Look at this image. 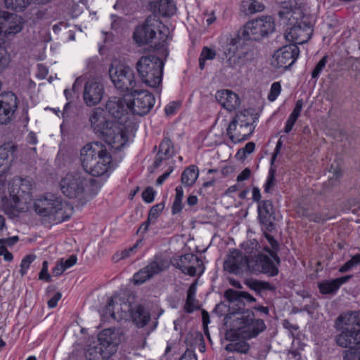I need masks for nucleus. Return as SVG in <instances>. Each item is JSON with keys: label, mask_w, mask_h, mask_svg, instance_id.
Segmentation results:
<instances>
[{"label": "nucleus", "mask_w": 360, "mask_h": 360, "mask_svg": "<svg viewBox=\"0 0 360 360\" xmlns=\"http://www.w3.org/2000/svg\"><path fill=\"white\" fill-rule=\"evenodd\" d=\"M224 297L230 303L237 302L236 307H230L224 317L225 325L236 331L245 339L256 338L266 328L264 321L256 319L254 312L244 308L243 300L248 303L256 302V299L248 292L237 291L229 288L224 292Z\"/></svg>", "instance_id": "nucleus-1"}, {"label": "nucleus", "mask_w": 360, "mask_h": 360, "mask_svg": "<svg viewBox=\"0 0 360 360\" xmlns=\"http://www.w3.org/2000/svg\"><path fill=\"white\" fill-rule=\"evenodd\" d=\"M89 122L94 132L115 150H121L128 141L127 133L122 125L108 120L101 108L93 110Z\"/></svg>", "instance_id": "nucleus-2"}, {"label": "nucleus", "mask_w": 360, "mask_h": 360, "mask_svg": "<svg viewBox=\"0 0 360 360\" xmlns=\"http://www.w3.org/2000/svg\"><path fill=\"white\" fill-rule=\"evenodd\" d=\"M97 181L82 172L68 173L60 181L62 193L68 198L75 199L77 206L83 207L96 195L94 186Z\"/></svg>", "instance_id": "nucleus-3"}, {"label": "nucleus", "mask_w": 360, "mask_h": 360, "mask_svg": "<svg viewBox=\"0 0 360 360\" xmlns=\"http://www.w3.org/2000/svg\"><path fill=\"white\" fill-rule=\"evenodd\" d=\"M169 37V30L155 16L149 15L145 21L136 27L133 34V39L139 46L148 44L156 40L154 48L158 51L166 52L168 44L167 40Z\"/></svg>", "instance_id": "nucleus-4"}, {"label": "nucleus", "mask_w": 360, "mask_h": 360, "mask_svg": "<svg viewBox=\"0 0 360 360\" xmlns=\"http://www.w3.org/2000/svg\"><path fill=\"white\" fill-rule=\"evenodd\" d=\"M82 165L93 176H100L110 168L112 157L105 145L95 141L85 145L80 151Z\"/></svg>", "instance_id": "nucleus-5"}, {"label": "nucleus", "mask_w": 360, "mask_h": 360, "mask_svg": "<svg viewBox=\"0 0 360 360\" xmlns=\"http://www.w3.org/2000/svg\"><path fill=\"white\" fill-rule=\"evenodd\" d=\"M136 68L141 82L150 88H158L162 84L164 62L155 55L143 56Z\"/></svg>", "instance_id": "nucleus-6"}, {"label": "nucleus", "mask_w": 360, "mask_h": 360, "mask_svg": "<svg viewBox=\"0 0 360 360\" xmlns=\"http://www.w3.org/2000/svg\"><path fill=\"white\" fill-rule=\"evenodd\" d=\"M68 205L54 195L49 194L37 199L34 204L36 213L41 217H49L60 222L67 221L70 216L65 214L64 209Z\"/></svg>", "instance_id": "nucleus-7"}, {"label": "nucleus", "mask_w": 360, "mask_h": 360, "mask_svg": "<svg viewBox=\"0 0 360 360\" xmlns=\"http://www.w3.org/2000/svg\"><path fill=\"white\" fill-rule=\"evenodd\" d=\"M275 29L274 20L271 16H262L248 22L238 30V36L245 41H259L272 33Z\"/></svg>", "instance_id": "nucleus-8"}, {"label": "nucleus", "mask_w": 360, "mask_h": 360, "mask_svg": "<svg viewBox=\"0 0 360 360\" xmlns=\"http://www.w3.org/2000/svg\"><path fill=\"white\" fill-rule=\"evenodd\" d=\"M109 75L115 88L122 93L131 94L140 87V82L135 79L134 72L129 66L112 65L109 70Z\"/></svg>", "instance_id": "nucleus-9"}, {"label": "nucleus", "mask_w": 360, "mask_h": 360, "mask_svg": "<svg viewBox=\"0 0 360 360\" xmlns=\"http://www.w3.org/2000/svg\"><path fill=\"white\" fill-rule=\"evenodd\" d=\"M170 261L162 254H156L147 266L134 274L133 282L135 285H141L157 275L170 266Z\"/></svg>", "instance_id": "nucleus-10"}, {"label": "nucleus", "mask_w": 360, "mask_h": 360, "mask_svg": "<svg viewBox=\"0 0 360 360\" xmlns=\"http://www.w3.org/2000/svg\"><path fill=\"white\" fill-rule=\"evenodd\" d=\"M130 96L132 100L129 101L130 112L133 115L144 116L147 115L153 108L155 98L152 93L147 90H142L137 88Z\"/></svg>", "instance_id": "nucleus-11"}, {"label": "nucleus", "mask_w": 360, "mask_h": 360, "mask_svg": "<svg viewBox=\"0 0 360 360\" xmlns=\"http://www.w3.org/2000/svg\"><path fill=\"white\" fill-rule=\"evenodd\" d=\"M281 264H277L274 259L268 255L259 253L254 257H251L248 262V270L254 274H264L270 277H274L278 274V266Z\"/></svg>", "instance_id": "nucleus-12"}, {"label": "nucleus", "mask_w": 360, "mask_h": 360, "mask_svg": "<svg viewBox=\"0 0 360 360\" xmlns=\"http://www.w3.org/2000/svg\"><path fill=\"white\" fill-rule=\"evenodd\" d=\"M172 264L174 266L180 269L183 274L191 276H195L197 274L200 276L205 271L202 260L197 255L192 253L174 258Z\"/></svg>", "instance_id": "nucleus-13"}, {"label": "nucleus", "mask_w": 360, "mask_h": 360, "mask_svg": "<svg viewBox=\"0 0 360 360\" xmlns=\"http://www.w3.org/2000/svg\"><path fill=\"white\" fill-rule=\"evenodd\" d=\"M299 55L300 49L297 45L283 46L274 53L271 65L277 69L287 70L295 63Z\"/></svg>", "instance_id": "nucleus-14"}, {"label": "nucleus", "mask_w": 360, "mask_h": 360, "mask_svg": "<svg viewBox=\"0 0 360 360\" xmlns=\"http://www.w3.org/2000/svg\"><path fill=\"white\" fill-rule=\"evenodd\" d=\"M18 100L11 91L0 95V124H6L14 117Z\"/></svg>", "instance_id": "nucleus-15"}, {"label": "nucleus", "mask_w": 360, "mask_h": 360, "mask_svg": "<svg viewBox=\"0 0 360 360\" xmlns=\"http://www.w3.org/2000/svg\"><path fill=\"white\" fill-rule=\"evenodd\" d=\"M105 108L120 124H123L127 122V115L130 112L129 101H126L122 98L111 97L108 101Z\"/></svg>", "instance_id": "nucleus-16"}, {"label": "nucleus", "mask_w": 360, "mask_h": 360, "mask_svg": "<svg viewBox=\"0 0 360 360\" xmlns=\"http://www.w3.org/2000/svg\"><path fill=\"white\" fill-rule=\"evenodd\" d=\"M22 29V18L7 11H0V34H15Z\"/></svg>", "instance_id": "nucleus-17"}, {"label": "nucleus", "mask_w": 360, "mask_h": 360, "mask_svg": "<svg viewBox=\"0 0 360 360\" xmlns=\"http://www.w3.org/2000/svg\"><path fill=\"white\" fill-rule=\"evenodd\" d=\"M258 217L262 226V229L269 232L275 229L274 208L271 200H264L259 202L257 206Z\"/></svg>", "instance_id": "nucleus-18"}, {"label": "nucleus", "mask_w": 360, "mask_h": 360, "mask_svg": "<svg viewBox=\"0 0 360 360\" xmlns=\"http://www.w3.org/2000/svg\"><path fill=\"white\" fill-rule=\"evenodd\" d=\"M250 257L244 256L238 250L234 249L224 262V269L230 274L239 275L243 271V268L248 267V262Z\"/></svg>", "instance_id": "nucleus-19"}, {"label": "nucleus", "mask_w": 360, "mask_h": 360, "mask_svg": "<svg viewBox=\"0 0 360 360\" xmlns=\"http://www.w3.org/2000/svg\"><path fill=\"white\" fill-rule=\"evenodd\" d=\"M104 94L103 85L95 81H88L84 86L83 98L88 106L97 105L101 101Z\"/></svg>", "instance_id": "nucleus-20"}, {"label": "nucleus", "mask_w": 360, "mask_h": 360, "mask_svg": "<svg viewBox=\"0 0 360 360\" xmlns=\"http://www.w3.org/2000/svg\"><path fill=\"white\" fill-rule=\"evenodd\" d=\"M216 101L229 112L236 110L240 105L238 96L229 89L217 91L215 94Z\"/></svg>", "instance_id": "nucleus-21"}, {"label": "nucleus", "mask_w": 360, "mask_h": 360, "mask_svg": "<svg viewBox=\"0 0 360 360\" xmlns=\"http://www.w3.org/2000/svg\"><path fill=\"white\" fill-rule=\"evenodd\" d=\"M335 325H343L354 333L360 330V311H350L340 314L335 321Z\"/></svg>", "instance_id": "nucleus-22"}, {"label": "nucleus", "mask_w": 360, "mask_h": 360, "mask_svg": "<svg viewBox=\"0 0 360 360\" xmlns=\"http://www.w3.org/2000/svg\"><path fill=\"white\" fill-rule=\"evenodd\" d=\"M174 155V147L172 141L169 137H164L159 146V150L157 153L154 162V168H158L162 164L163 160L169 159Z\"/></svg>", "instance_id": "nucleus-23"}, {"label": "nucleus", "mask_w": 360, "mask_h": 360, "mask_svg": "<svg viewBox=\"0 0 360 360\" xmlns=\"http://www.w3.org/2000/svg\"><path fill=\"white\" fill-rule=\"evenodd\" d=\"M151 11L155 14L162 17H169L176 13V6L172 0H158L152 1L149 4Z\"/></svg>", "instance_id": "nucleus-24"}, {"label": "nucleus", "mask_w": 360, "mask_h": 360, "mask_svg": "<svg viewBox=\"0 0 360 360\" xmlns=\"http://www.w3.org/2000/svg\"><path fill=\"white\" fill-rule=\"evenodd\" d=\"M350 278V276H345L333 280H324L318 283V288L323 295L335 294Z\"/></svg>", "instance_id": "nucleus-25"}, {"label": "nucleus", "mask_w": 360, "mask_h": 360, "mask_svg": "<svg viewBox=\"0 0 360 360\" xmlns=\"http://www.w3.org/2000/svg\"><path fill=\"white\" fill-rule=\"evenodd\" d=\"M131 317L134 324L139 328L145 327L150 320L149 310L142 304L135 306L131 310Z\"/></svg>", "instance_id": "nucleus-26"}, {"label": "nucleus", "mask_w": 360, "mask_h": 360, "mask_svg": "<svg viewBox=\"0 0 360 360\" xmlns=\"http://www.w3.org/2000/svg\"><path fill=\"white\" fill-rule=\"evenodd\" d=\"M237 121V124L240 125V129H248L254 131L255 127H252L254 122L258 119L257 115L251 113L248 110L240 111L233 117Z\"/></svg>", "instance_id": "nucleus-27"}, {"label": "nucleus", "mask_w": 360, "mask_h": 360, "mask_svg": "<svg viewBox=\"0 0 360 360\" xmlns=\"http://www.w3.org/2000/svg\"><path fill=\"white\" fill-rule=\"evenodd\" d=\"M336 328L340 330V333L335 336V342L338 346L347 348L352 344L354 345V333L343 325L340 326L336 325Z\"/></svg>", "instance_id": "nucleus-28"}, {"label": "nucleus", "mask_w": 360, "mask_h": 360, "mask_svg": "<svg viewBox=\"0 0 360 360\" xmlns=\"http://www.w3.org/2000/svg\"><path fill=\"white\" fill-rule=\"evenodd\" d=\"M253 58L254 51L249 47H245L243 45L240 46L236 58L228 59V65L230 67H235L236 65L240 66L244 65L247 61L252 60Z\"/></svg>", "instance_id": "nucleus-29"}, {"label": "nucleus", "mask_w": 360, "mask_h": 360, "mask_svg": "<svg viewBox=\"0 0 360 360\" xmlns=\"http://www.w3.org/2000/svg\"><path fill=\"white\" fill-rule=\"evenodd\" d=\"M237 125V121L233 118L227 128V135L234 143L248 140L252 134L251 129L248 130V131H238Z\"/></svg>", "instance_id": "nucleus-30"}, {"label": "nucleus", "mask_w": 360, "mask_h": 360, "mask_svg": "<svg viewBox=\"0 0 360 360\" xmlns=\"http://www.w3.org/2000/svg\"><path fill=\"white\" fill-rule=\"evenodd\" d=\"M264 233V236L266 239L269 243L271 248L269 246H265L264 248V250L269 253V256L275 260L277 264H281V259L278 255V252L280 250V245L278 241L269 233H267L268 231L266 229H262Z\"/></svg>", "instance_id": "nucleus-31"}, {"label": "nucleus", "mask_w": 360, "mask_h": 360, "mask_svg": "<svg viewBox=\"0 0 360 360\" xmlns=\"http://www.w3.org/2000/svg\"><path fill=\"white\" fill-rule=\"evenodd\" d=\"M244 44L245 41L238 36V33L237 34L236 37L231 39V41L226 44L224 51V54L226 56L227 63L228 59L231 58H236L240 46H243Z\"/></svg>", "instance_id": "nucleus-32"}, {"label": "nucleus", "mask_w": 360, "mask_h": 360, "mask_svg": "<svg viewBox=\"0 0 360 360\" xmlns=\"http://www.w3.org/2000/svg\"><path fill=\"white\" fill-rule=\"evenodd\" d=\"M199 175V170L197 166L190 165L186 168L181 174V183L186 186H193Z\"/></svg>", "instance_id": "nucleus-33"}, {"label": "nucleus", "mask_w": 360, "mask_h": 360, "mask_svg": "<svg viewBox=\"0 0 360 360\" xmlns=\"http://www.w3.org/2000/svg\"><path fill=\"white\" fill-rule=\"evenodd\" d=\"M113 351H105L102 347L94 346L88 349L86 353V360H108Z\"/></svg>", "instance_id": "nucleus-34"}, {"label": "nucleus", "mask_w": 360, "mask_h": 360, "mask_svg": "<svg viewBox=\"0 0 360 360\" xmlns=\"http://www.w3.org/2000/svg\"><path fill=\"white\" fill-rule=\"evenodd\" d=\"M241 8L245 14H253L264 11L265 6L257 0H243L241 2Z\"/></svg>", "instance_id": "nucleus-35"}, {"label": "nucleus", "mask_w": 360, "mask_h": 360, "mask_svg": "<svg viewBox=\"0 0 360 360\" xmlns=\"http://www.w3.org/2000/svg\"><path fill=\"white\" fill-rule=\"evenodd\" d=\"M98 345L97 347H102V349L107 351H112L114 347L112 340L110 337V330L105 329L99 333L98 335Z\"/></svg>", "instance_id": "nucleus-36"}, {"label": "nucleus", "mask_w": 360, "mask_h": 360, "mask_svg": "<svg viewBox=\"0 0 360 360\" xmlns=\"http://www.w3.org/2000/svg\"><path fill=\"white\" fill-rule=\"evenodd\" d=\"M32 2V0H4L6 7L15 12L22 11Z\"/></svg>", "instance_id": "nucleus-37"}, {"label": "nucleus", "mask_w": 360, "mask_h": 360, "mask_svg": "<svg viewBox=\"0 0 360 360\" xmlns=\"http://www.w3.org/2000/svg\"><path fill=\"white\" fill-rule=\"evenodd\" d=\"M225 349L229 352H238L247 354L250 349V345L244 340L237 342H231L226 345Z\"/></svg>", "instance_id": "nucleus-38"}, {"label": "nucleus", "mask_w": 360, "mask_h": 360, "mask_svg": "<svg viewBox=\"0 0 360 360\" xmlns=\"http://www.w3.org/2000/svg\"><path fill=\"white\" fill-rule=\"evenodd\" d=\"M19 188L15 191V188H12L11 193H13L14 195V201L16 202L18 200L19 197H21L22 194L25 193H28L32 187L30 181L26 179H19Z\"/></svg>", "instance_id": "nucleus-39"}, {"label": "nucleus", "mask_w": 360, "mask_h": 360, "mask_svg": "<svg viewBox=\"0 0 360 360\" xmlns=\"http://www.w3.org/2000/svg\"><path fill=\"white\" fill-rule=\"evenodd\" d=\"M195 283H192L187 291V297L184 306V310L187 313H192L195 309L193 302L195 301Z\"/></svg>", "instance_id": "nucleus-40"}, {"label": "nucleus", "mask_w": 360, "mask_h": 360, "mask_svg": "<svg viewBox=\"0 0 360 360\" xmlns=\"http://www.w3.org/2000/svg\"><path fill=\"white\" fill-rule=\"evenodd\" d=\"M276 169L274 167H270L266 181L264 185V193H271V189L276 186Z\"/></svg>", "instance_id": "nucleus-41"}, {"label": "nucleus", "mask_w": 360, "mask_h": 360, "mask_svg": "<svg viewBox=\"0 0 360 360\" xmlns=\"http://www.w3.org/2000/svg\"><path fill=\"white\" fill-rule=\"evenodd\" d=\"M143 243V239L138 240L136 243L131 248L128 249H125L122 250L120 253H117L113 259L116 261H119L120 259H125L130 256L131 253L134 252V250L138 248Z\"/></svg>", "instance_id": "nucleus-42"}, {"label": "nucleus", "mask_w": 360, "mask_h": 360, "mask_svg": "<svg viewBox=\"0 0 360 360\" xmlns=\"http://www.w3.org/2000/svg\"><path fill=\"white\" fill-rule=\"evenodd\" d=\"M165 208V203L160 202L153 205L149 210L148 216L149 220L155 223L156 220L162 213Z\"/></svg>", "instance_id": "nucleus-43"}, {"label": "nucleus", "mask_w": 360, "mask_h": 360, "mask_svg": "<svg viewBox=\"0 0 360 360\" xmlns=\"http://www.w3.org/2000/svg\"><path fill=\"white\" fill-rule=\"evenodd\" d=\"M344 360H360V346L350 347L345 350L343 355Z\"/></svg>", "instance_id": "nucleus-44"}, {"label": "nucleus", "mask_w": 360, "mask_h": 360, "mask_svg": "<svg viewBox=\"0 0 360 360\" xmlns=\"http://www.w3.org/2000/svg\"><path fill=\"white\" fill-rule=\"evenodd\" d=\"M328 56L325 55L316 65L314 70L311 72L312 79H317L323 70L325 68L326 63L328 62Z\"/></svg>", "instance_id": "nucleus-45"}, {"label": "nucleus", "mask_w": 360, "mask_h": 360, "mask_svg": "<svg viewBox=\"0 0 360 360\" xmlns=\"http://www.w3.org/2000/svg\"><path fill=\"white\" fill-rule=\"evenodd\" d=\"M359 264H360V255H355L340 268L339 271L341 273L348 271Z\"/></svg>", "instance_id": "nucleus-46"}, {"label": "nucleus", "mask_w": 360, "mask_h": 360, "mask_svg": "<svg viewBox=\"0 0 360 360\" xmlns=\"http://www.w3.org/2000/svg\"><path fill=\"white\" fill-rule=\"evenodd\" d=\"M36 259L34 255H27L21 261L20 273L21 276L27 274L28 269L32 262Z\"/></svg>", "instance_id": "nucleus-47"}, {"label": "nucleus", "mask_w": 360, "mask_h": 360, "mask_svg": "<svg viewBox=\"0 0 360 360\" xmlns=\"http://www.w3.org/2000/svg\"><path fill=\"white\" fill-rule=\"evenodd\" d=\"M281 91V85L279 82H274L270 89V91L268 94V100L269 101H274L278 98V96L280 95Z\"/></svg>", "instance_id": "nucleus-48"}, {"label": "nucleus", "mask_w": 360, "mask_h": 360, "mask_svg": "<svg viewBox=\"0 0 360 360\" xmlns=\"http://www.w3.org/2000/svg\"><path fill=\"white\" fill-rule=\"evenodd\" d=\"M307 217L309 221H313L315 223H324L327 220L331 219V217H329L327 214L323 213H311L307 215Z\"/></svg>", "instance_id": "nucleus-49"}, {"label": "nucleus", "mask_w": 360, "mask_h": 360, "mask_svg": "<svg viewBox=\"0 0 360 360\" xmlns=\"http://www.w3.org/2000/svg\"><path fill=\"white\" fill-rule=\"evenodd\" d=\"M344 65H347L353 71L360 72V58H359L349 57L346 58Z\"/></svg>", "instance_id": "nucleus-50"}, {"label": "nucleus", "mask_w": 360, "mask_h": 360, "mask_svg": "<svg viewBox=\"0 0 360 360\" xmlns=\"http://www.w3.org/2000/svg\"><path fill=\"white\" fill-rule=\"evenodd\" d=\"M155 191L152 187H147L142 193V198L147 203H150L155 198Z\"/></svg>", "instance_id": "nucleus-51"}, {"label": "nucleus", "mask_w": 360, "mask_h": 360, "mask_svg": "<svg viewBox=\"0 0 360 360\" xmlns=\"http://www.w3.org/2000/svg\"><path fill=\"white\" fill-rule=\"evenodd\" d=\"M39 278L40 280H44L46 282L51 281V277L50 274L48 273V262L44 261L42 264V268L39 274Z\"/></svg>", "instance_id": "nucleus-52"}, {"label": "nucleus", "mask_w": 360, "mask_h": 360, "mask_svg": "<svg viewBox=\"0 0 360 360\" xmlns=\"http://www.w3.org/2000/svg\"><path fill=\"white\" fill-rule=\"evenodd\" d=\"M216 52L214 50L207 46L202 48L200 57L202 60H212L215 58Z\"/></svg>", "instance_id": "nucleus-53"}, {"label": "nucleus", "mask_w": 360, "mask_h": 360, "mask_svg": "<svg viewBox=\"0 0 360 360\" xmlns=\"http://www.w3.org/2000/svg\"><path fill=\"white\" fill-rule=\"evenodd\" d=\"M304 105V101L302 99H299L296 101L294 109L292 112L290 114V115L295 117L296 118H299L300 116L301 111L302 110Z\"/></svg>", "instance_id": "nucleus-54"}, {"label": "nucleus", "mask_w": 360, "mask_h": 360, "mask_svg": "<svg viewBox=\"0 0 360 360\" xmlns=\"http://www.w3.org/2000/svg\"><path fill=\"white\" fill-rule=\"evenodd\" d=\"M19 241V237L18 236H14L9 238H0V245H4L6 247H12L15 243Z\"/></svg>", "instance_id": "nucleus-55"}, {"label": "nucleus", "mask_w": 360, "mask_h": 360, "mask_svg": "<svg viewBox=\"0 0 360 360\" xmlns=\"http://www.w3.org/2000/svg\"><path fill=\"white\" fill-rule=\"evenodd\" d=\"M77 256L75 255H72L66 260L64 261L63 259H61L60 262H61L63 267L66 270L67 269H69V268L72 267V266H74L77 263Z\"/></svg>", "instance_id": "nucleus-56"}, {"label": "nucleus", "mask_w": 360, "mask_h": 360, "mask_svg": "<svg viewBox=\"0 0 360 360\" xmlns=\"http://www.w3.org/2000/svg\"><path fill=\"white\" fill-rule=\"evenodd\" d=\"M180 107L179 102L173 101L169 103L165 108V112L167 115H172L175 113L177 109Z\"/></svg>", "instance_id": "nucleus-57"}, {"label": "nucleus", "mask_w": 360, "mask_h": 360, "mask_svg": "<svg viewBox=\"0 0 360 360\" xmlns=\"http://www.w3.org/2000/svg\"><path fill=\"white\" fill-rule=\"evenodd\" d=\"M297 120V118L292 117L291 115H289V117L285 122V125L283 129V131L285 134L290 133L291 131V130L292 129V127L295 125Z\"/></svg>", "instance_id": "nucleus-58"}, {"label": "nucleus", "mask_w": 360, "mask_h": 360, "mask_svg": "<svg viewBox=\"0 0 360 360\" xmlns=\"http://www.w3.org/2000/svg\"><path fill=\"white\" fill-rule=\"evenodd\" d=\"M245 284L252 290L259 294L261 292L260 289V281L257 280H248L245 282Z\"/></svg>", "instance_id": "nucleus-59"}, {"label": "nucleus", "mask_w": 360, "mask_h": 360, "mask_svg": "<svg viewBox=\"0 0 360 360\" xmlns=\"http://www.w3.org/2000/svg\"><path fill=\"white\" fill-rule=\"evenodd\" d=\"M179 360H198V358L193 350L187 349Z\"/></svg>", "instance_id": "nucleus-60"}, {"label": "nucleus", "mask_w": 360, "mask_h": 360, "mask_svg": "<svg viewBox=\"0 0 360 360\" xmlns=\"http://www.w3.org/2000/svg\"><path fill=\"white\" fill-rule=\"evenodd\" d=\"M183 209V202L181 200L174 198L172 204V214H176L179 213Z\"/></svg>", "instance_id": "nucleus-61"}, {"label": "nucleus", "mask_w": 360, "mask_h": 360, "mask_svg": "<svg viewBox=\"0 0 360 360\" xmlns=\"http://www.w3.org/2000/svg\"><path fill=\"white\" fill-rule=\"evenodd\" d=\"M62 295L60 292H57L53 297H51L47 302L48 307L51 309L57 306L58 302L61 299Z\"/></svg>", "instance_id": "nucleus-62"}, {"label": "nucleus", "mask_w": 360, "mask_h": 360, "mask_svg": "<svg viewBox=\"0 0 360 360\" xmlns=\"http://www.w3.org/2000/svg\"><path fill=\"white\" fill-rule=\"evenodd\" d=\"M251 174V170L248 167L244 169L240 174L237 176V181L238 182L247 180L250 178Z\"/></svg>", "instance_id": "nucleus-63"}, {"label": "nucleus", "mask_w": 360, "mask_h": 360, "mask_svg": "<svg viewBox=\"0 0 360 360\" xmlns=\"http://www.w3.org/2000/svg\"><path fill=\"white\" fill-rule=\"evenodd\" d=\"M65 271L63 264L60 262L57 263L56 265L52 269V274L54 276H60Z\"/></svg>", "instance_id": "nucleus-64"}]
</instances>
